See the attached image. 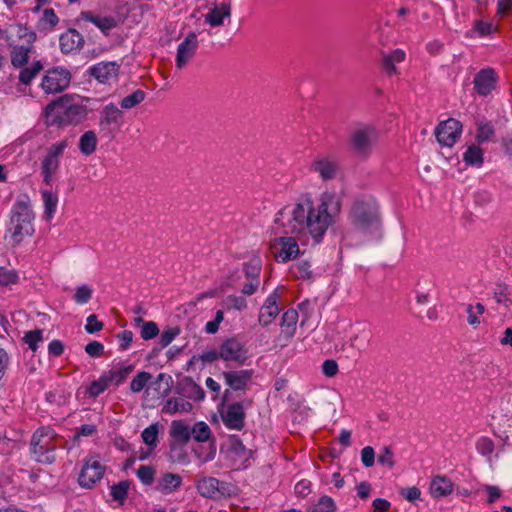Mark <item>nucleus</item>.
<instances>
[{"instance_id":"nucleus-41","label":"nucleus","mask_w":512,"mask_h":512,"mask_svg":"<svg viewBox=\"0 0 512 512\" xmlns=\"http://www.w3.org/2000/svg\"><path fill=\"white\" fill-rule=\"evenodd\" d=\"M130 481L123 480L117 484L111 486V496L114 501L123 504L128 496V490L130 488Z\"/></svg>"},{"instance_id":"nucleus-39","label":"nucleus","mask_w":512,"mask_h":512,"mask_svg":"<svg viewBox=\"0 0 512 512\" xmlns=\"http://www.w3.org/2000/svg\"><path fill=\"white\" fill-rule=\"evenodd\" d=\"M132 370L133 366L129 365L119 369H111L104 375L110 384L115 383L116 385H119L126 380L127 376L132 372Z\"/></svg>"},{"instance_id":"nucleus-12","label":"nucleus","mask_w":512,"mask_h":512,"mask_svg":"<svg viewBox=\"0 0 512 512\" xmlns=\"http://www.w3.org/2000/svg\"><path fill=\"white\" fill-rule=\"evenodd\" d=\"M220 359L226 362H235L243 365L247 360V351L244 345L236 338H228L219 347Z\"/></svg>"},{"instance_id":"nucleus-49","label":"nucleus","mask_w":512,"mask_h":512,"mask_svg":"<svg viewBox=\"0 0 512 512\" xmlns=\"http://www.w3.org/2000/svg\"><path fill=\"white\" fill-rule=\"evenodd\" d=\"M335 503L331 497L323 496L310 512H334Z\"/></svg>"},{"instance_id":"nucleus-16","label":"nucleus","mask_w":512,"mask_h":512,"mask_svg":"<svg viewBox=\"0 0 512 512\" xmlns=\"http://www.w3.org/2000/svg\"><path fill=\"white\" fill-rule=\"evenodd\" d=\"M311 170L317 173L323 181H328L337 176L339 166L331 157L318 156L313 160Z\"/></svg>"},{"instance_id":"nucleus-31","label":"nucleus","mask_w":512,"mask_h":512,"mask_svg":"<svg viewBox=\"0 0 512 512\" xmlns=\"http://www.w3.org/2000/svg\"><path fill=\"white\" fill-rule=\"evenodd\" d=\"M192 409V404L186 398H170L167 400L163 407V412L175 414L178 412H189Z\"/></svg>"},{"instance_id":"nucleus-51","label":"nucleus","mask_w":512,"mask_h":512,"mask_svg":"<svg viewBox=\"0 0 512 512\" xmlns=\"http://www.w3.org/2000/svg\"><path fill=\"white\" fill-rule=\"evenodd\" d=\"M370 332L368 330H361L354 337L351 338V346L357 349L365 348L370 341Z\"/></svg>"},{"instance_id":"nucleus-13","label":"nucleus","mask_w":512,"mask_h":512,"mask_svg":"<svg viewBox=\"0 0 512 512\" xmlns=\"http://www.w3.org/2000/svg\"><path fill=\"white\" fill-rule=\"evenodd\" d=\"M169 435L172 438L169 447L171 451L183 448L191 439V428L183 420H174L171 423Z\"/></svg>"},{"instance_id":"nucleus-59","label":"nucleus","mask_w":512,"mask_h":512,"mask_svg":"<svg viewBox=\"0 0 512 512\" xmlns=\"http://www.w3.org/2000/svg\"><path fill=\"white\" fill-rule=\"evenodd\" d=\"M361 461L365 467H371L375 462V452L373 447L366 446L361 450Z\"/></svg>"},{"instance_id":"nucleus-21","label":"nucleus","mask_w":512,"mask_h":512,"mask_svg":"<svg viewBox=\"0 0 512 512\" xmlns=\"http://www.w3.org/2000/svg\"><path fill=\"white\" fill-rule=\"evenodd\" d=\"M119 65L116 62H100L89 69V73L100 83H106L111 79H116Z\"/></svg>"},{"instance_id":"nucleus-1","label":"nucleus","mask_w":512,"mask_h":512,"mask_svg":"<svg viewBox=\"0 0 512 512\" xmlns=\"http://www.w3.org/2000/svg\"><path fill=\"white\" fill-rule=\"evenodd\" d=\"M342 198L334 191L321 194L319 204L314 207L311 199L306 198L292 206L281 209L275 222L284 228L286 234L273 245L276 258L281 262L294 260L300 254L298 241L306 245L311 238L317 245L341 213Z\"/></svg>"},{"instance_id":"nucleus-24","label":"nucleus","mask_w":512,"mask_h":512,"mask_svg":"<svg viewBox=\"0 0 512 512\" xmlns=\"http://www.w3.org/2000/svg\"><path fill=\"white\" fill-rule=\"evenodd\" d=\"M406 54L402 49H395L391 53H381V66L384 71L389 75L398 74L396 63H401L405 60Z\"/></svg>"},{"instance_id":"nucleus-40","label":"nucleus","mask_w":512,"mask_h":512,"mask_svg":"<svg viewBox=\"0 0 512 512\" xmlns=\"http://www.w3.org/2000/svg\"><path fill=\"white\" fill-rule=\"evenodd\" d=\"M463 159L466 164L479 167L483 164V151L479 147L471 145L464 153Z\"/></svg>"},{"instance_id":"nucleus-42","label":"nucleus","mask_w":512,"mask_h":512,"mask_svg":"<svg viewBox=\"0 0 512 512\" xmlns=\"http://www.w3.org/2000/svg\"><path fill=\"white\" fill-rule=\"evenodd\" d=\"M226 310L243 311L247 308V301L243 296L229 295L223 301Z\"/></svg>"},{"instance_id":"nucleus-44","label":"nucleus","mask_w":512,"mask_h":512,"mask_svg":"<svg viewBox=\"0 0 512 512\" xmlns=\"http://www.w3.org/2000/svg\"><path fill=\"white\" fill-rule=\"evenodd\" d=\"M58 22L59 18L52 8H46L39 21L40 25L45 30H53Z\"/></svg>"},{"instance_id":"nucleus-50","label":"nucleus","mask_w":512,"mask_h":512,"mask_svg":"<svg viewBox=\"0 0 512 512\" xmlns=\"http://www.w3.org/2000/svg\"><path fill=\"white\" fill-rule=\"evenodd\" d=\"M137 476L144 485H151L154 482L155 469L151 466H140Z\"/></svg>"},{"instance_id":"nucleus-46","label":"nucleus","mask_w":512,"mask_h":512,"mask_svg":"<svg viewBox=\"0 0 512 512\" xmlns=\"http://www.w3.org/2000/svg\"><path fill=\"white\" fill-rule=\"evenodd\" d=\"M110 386L109 381L106 376L103 374L98 380L93 381L89 388L88 393L91 397H97L101 393H103Z\"/></svg>"},{"instance_id":"nucleus-26","label":"nucleus","mask_w":512,"mask_h":512,"mask_svg":"<svg viewBox=\"0 0 512 512\" xmlns=\"http://www.w3.org/2000/svg\"><path fill=\"white\" fill-rule=\"evenodd\" d=\"M182 483V478L178 474L165 473L157 481L155 489L162 494H170L177 490Z\"/></svg>"},{"instance_id":"nucleus-37","label":"nucleus","mask_w":512,"mask_h":512,"mask_svg":"<svg viewBox=\"0 0 512 512\" xmlns=\"http://www.w3.org/2000/svg\"><path fill=\"white\" fill-rule=\"evenodd\" d=\"M159 428V423H153L145 428L141 433L143 442L151 447V449H155L157 447Z\"/></svg>"},{"instance_id":"nucleus-19","label":"nucleus","mask_w":512,"mask_h":512,"mask_svg":"<svg viewBox=\"0 0 512 512\" xmlns=\"http://www.w3.org/2000/svg\"><path fill=\"white\" fill-rule=\"evenodd\" d=\"M175 392L183 398L195 401H201L205 398L204 390L190 377H184L179 380L176 385Z\"/></svg>"},{"instance_id":"nucleus-25","label":"nucleus","mask_w":512,"mask_h":512,"mask_svg":"<svg viewBox=\"0 0 512 512\" xmlns=\"http://www.w3.org/2000/svg\"><path fill=\"white\" fill-rule=\"evenodd\" d=\"M231 15V6L229 3H221L209 10L205 16V21L213 27L222 26L224 19Z\"/></svg>"},{"instance_id":"nucleus-63","label":"nucleus","mask_w":512,"mask_h":512,"mask_svg":"<svg viewBox=\"0 0 512 512\" xmlns=\"http://www.w3.org/2000/svg\"><path fill=\"white\" fill-rule=\"evenodd\" d=\"M322 372L327 377H334L338 373V364L335 360L327 359L322 364Z\"/></svg>"},{"instance_id":"nucleus-10","label":"nucleus","mask_w":512,"mask_h":512,"mask_svg":"<svg viewBox=\"0 0 512 512\" xmlns=\"http://www.w3.org/2000/svg\"><path fill=\"white\" fill-rule=\"evenodd\" d=\"M123 112L114 104L109 103L100 112L99 129L104 135L113 138L119 130Z\"/></svg>"},{"instance_id":"nucleus-29","label":"nucleus","mask_w":512,"mask_h":512,"mask_svg":"<svg viewBox=\"0 0 512 512\" xmlns=\"http://www.w3.org/2000/svg\"><path fill=\"white\" fill-rule=\"evenodd\" d=\"M220 485V481L214 477H204L197 483V489L199 493L207 498H217V487Z\"/></svg>"},{"instance_id":"nucleus-3","label":"nucleus","mask_w":512,"mask_h":512,"mask_svg":"<svg viewBox=\"0 0 512 512\" xmlns=\"http://www.w3.org/2000/svg\"><path fill=\"white\" fill-rule=\"evenodd\" d=\"M35 215L27 194L17 197L10 212L7 232L10 233L13 245H18L26 236L33 235Z\"/></svg>"},{"instance_id":"nucleus-9","label":"nucleus","mask_w":512,"mask_h":512,"mask_svg":"<svg viewBox=\"0 0 512 512\" xmlns=\"http://www.w3.org/2000/svg\"><path fill=\"white\" fill-rule=\"evenodd\" d=\"M104 473L105 466L96 457H89L84 460L78 476V483L82 488L91 489L103 478Z\"/></svg>"},{"instance_id":"nucleus-56","label":"nucleus","mask_w":512,"mask_h":512,"mask_svg":"<svg viewBox=\"0 0 512 512\" xmlns=\"http://www.w3.org/2000/svg\"><path fill=\"white\" fill-rule=\"evenodd\" d=\"M103 326L104 324L101 321H98L97 316L95 314H91L87 317L85 330L87 333L93 334L102 330Z\"/></svg>"},{"instance_id":"nucleus-32","label":"nucleus","mask_w":512,"mask_h":512,"mask_svg":"<svg viewBox=\"0 0 512 512\" xmlns=\"http://www.w3.org/2000/svg\"><path fill=\"white\" fill-rule=\"evenodd\" d=\"M97 147V136L92 130L86 131L79 140V149L84 155H91Z\"/></svg>"},{"instance_id":"nucleus-34","label":"nucleus","mask_w":512,"mask_h":512,"mask_svg":"<svg viewBox=\"0 0 512 512\" xmlns=\"http://www.w3.org/2000/svg\"><path fill=\"white\" fill-rule=\"evenodd\" d=\"M42 199L45 207L44 217L46 220H51L57 208L58 197L52 191L44 190L42 191Z\"/></svg>"},{"instance_id":"nucleus-22","label":"nucleus","mask_w":512,"mask_h":512,"mask_svg":"<svg viewBox=\"0 0 512 512\" xmlns=\"http://www.w3.org/2000/svg\"><path fill=\"white\" fill-rule=\"evenodd\" d=\"M60 49L64 54L81 49L84 45L83 36L76 29H68L60 36Z\"/></svg>"},{"instance_id":"nucleus-61","label":"nucleus","mask_w":512,"mask_h":512,"mask_svg":"<svg viewBox=\"0 0 512 512\" xmlns=\"http://www.w3.org/2000/svg\"><path fill=\"white\" fill-rule=\"evenodd\" d=\"M17 274L8 270L4 267H0V284L1 285H9L11 283H15L17 281Z\"/></svg>"},{"instance_id":"nucleus-14","label":"nucleus","mask_w":512,"mask_h":512,"mask_svg":"<svg viewBox=\"0 0 512 512\" xmlns=\"http://www.w3.org/2000/svg\"><path fill=\"white\" fill-rule=\"evenodd\" d=\"M245 411L242 402H235L227 406L221 413V418L225 426L229 429L242 430L245 424Z\"/></svg>"},{"instance_id":"nucleus-58","label":"nucleus","mask_w":512,"mask_h":512,"mask_svg":"<svg viewBox=\"0 0 512 512\" xmlns=\"http://www.w3.org/2000/svg\"><path fill=\"white\" fill-rule=\"evenodd\" d=\"M311 265L308 261H300L295 265L296 276L303 279H308L312 275Z\"/></svg>"},{"instance_id":"nucleus-64","label":"nucleus","mask_w":512,"mask_h":512,"mask_svg":"<svg viewBox=\"0 0 512 512\" xmlns=\"http://www.w3.org/2000/svg\"><path fill=\"white\" fill-rule=\"evenodd\" d=\"M197 358L198 360H201L203 363H212L220 359V351L219 349L203 351Z\"/></svg>"},{"instance_id":"nucleus-15","label":"nucleus","mask_w":512,"mask_h":512,"mask_svg":"<svg viewBox=\"0 0 512 512\" xmlns=\"http://www.w3.org/2000/svg\"><path fill=\"white\" fill-rule=\"evenodd\" d=\"M198 47L197 35L191 32L177 48L176 67L182 69L195 55Z\"/></svg>"},{"instance_id":"nucleus-18","label":"nucleus","mask_w":512,"mask_h":512,"mask_svg":"<svg viewBox=\"0 0 512 512\" xmlns=\"http://www.w3.org/2000/svg\"><path fill=\"white\" fill-rule=\"evenodd\" d=\"M254 371L252 369H242L236 371H224L222 376L225 384L232 390H245L251 382Z\"/></svg>"},{"instance_id":"nucleus-62","label":"nucleus","mask_w":512,"mask_h":512,"mask_svg":"<svg viewBox=\"0 0 512 512\" xmlns=\"http://www.w3.org/2000/svg\"><path fill=\"white\" fill-rule=\"evenodd\" d=\"M494 133V128L490 124H482L479 126L477 133V141L479 143L487 141L490 136Z\"/></svg>"},{"instance_id":"nucleus-33","label":"nucleus","mask_w":512,"mask_h":512,"mask_svg":"<svg viewBox=\"0 0 512 512\" xmlns=\"http://www.w3.org/2000/svg\"><path fill=\"white\" fill-rule=\"evenodd\" d=\"M43 68V63L40 60L33 62L28 67L23 66L19 73V81L24 85H29Z\"/></svg>"},{"instance_id":"nucleus-30","label":"nucleus","mask_w":512,"mask_h":512,"mask_svg":"<svg viewBox=\"0 0 512 512\" xmlns=\"http://www.w3.org/2000/svg\"><path fill=\"white\" fill-rule=\"evenodd\" d=\"M262 260L259 256H253L243 264V272L247 280H260Z\"/></svg>"},{"instance_id":"nucleus-28","label":"nucleus","mask_w":512,"mask_h":512,"mask_svg":"<svg viewBox=\"0 0 512 512\" xmlns=\"http://www.w3.org/2000/svg\"><path fill=\"white\" fill-rule=\"evenodd\" d=\"M227 450L241 461H247L252 455V451L247 449L237 436L228 439Z\"/></svg>"},{"instance_id":"nucleus-11","label":"nucleus","mask_w":512,"mask_h":512,"mask_svg":"<svg viewBox=\"0 0 512 512\" xmlns=\"http://www.w3.org/2000/svg\"><path fill=\"white\" fill-rule=\"evenodd\" d=\"M462 132V124L460 121L449 118L441 122L435 129V136L439 144L452 147Z\"/></svg>"},{"instance_id":"nucleus-57","label":"nucleus","mask_w":512,"mask_h":512,"mask_svg":"<svg viewBox=\"0 0 512 512\" xmlns=\"http://www.w3.org/2000/svg\"><path fill=\"white\" fill-rule=\"evenodd\" d=\"M85 352L91 357H100L104 353V345L98 341H91L85 346Z\"/></svg>"},{"instance_id":"nucleus-55","label":"nucleus","mask_w":512,"mask_h":512,"mask_svg":"<svg viewBox=\"0 0 512 512\" xmlns=\"http://www.w3.org/2000/svg\"><path fill=\"white\" fill-rule=\"evenodd\" d=\"M378 462L379 464L387 466L388 468H392L394 466L393 452L390 447L385 446L382 448L380 454L378 455Z\"/></svg>"},{"instance_id":"nucleus-43","label":"nucleus","mask_w":512,"mask_h":512,"mask_svg":"<svg viewBox=\"0 0 512 512\" xmlns=\"http://www.w3.org/2000/svg\"><path fill=\"white\" fill-rule=\"evenodd\" d=\"M145 96L146 94L143 90L137 89L132 94L125 96L121 100V108L131 109L140 104L145 99Z\"/></svg>"},{"instance_id":"nucleus-4","label":"nucleus","mask_w":512,"mask_h":512,"mask_svg":"<svg viewBox=\"0 0 512 512\" xmlns=\"http://www.w3.org/2000/svg\"><path fill=\"white\" fill-rule=\"evenodd\" d=\"M44 112L50 125H77L84 121L88 114L84 105L70 103L67 96L50 102Z\"/></svg>"},{"instance_id":"nucleus-54","label":"nucleus","mask_w":512,"mask_h":512,"mask_svg":"<svg viewBox=\"0 0 512 512\" xmlns=\"http://www.w3.org/2000/svg\"><path fill=\"white\" fill-rule=\"evenodd\" d=\"M477 451L484 455H490L494 451V443L490 438L481 437L476 443Z\"/></svg>"},{"instance_id":"nucleus-20","label":"nucleus","mask_w":512,"mask_h":512,"mask_svg":"<svg viewBox=\"0 0 512 512\" xmlns=\"http://www.w3.org/2000/svg\"><path fill=\"white\" fill-rule=\"evenodd\" d=\"M497 81V76L492 68H485L480 70L474 78V87L478 94L485 96L488 95L494 88Z\"/></svg>"},{"instance_id":"nucleus-38","label":"nucleus","mask_w":512,"mask_h":512,"mask_svg":"<svg viewBox=\"0 0 512 512\" xmlns=\"http://www.w3.org/2000/svg\"><path fill=\"white\" fill-rule=\"evenodd\" d=\"M191 437L197 442H206L211 437L209 425L203 421L196 422L191 428Z\"/></svg>"},{"instance_id":"nucleus-47","label":"nucleus","mask_w":512,"mask_h":512,"mask_svg":"<svg viewBox=\"0 0 512 512\" xmlns=\"http://www.w3.org/2000/svg\"><path fill=\"white\" fill-rule=\"evenodd\" d=\"M23 340L32 351H36L38 343L43 341V331L41 329L28 331L25 333Z\"/></svg>"},{"instance_id":"nucleus-6","label":"nucleus","mask_w":512,"mask_h":512,"mask_svg":"<svg viewBox=\"0 0 512 512\" xmlns=\"http://www.w3.org/2000/svg\"><path fill=\"white\" fill-rule=\"evenodd\" d=\"M56 444L49 429L37 430L31 439V453L35 461L42 464H52L56 461Z\"/></svg>"},{"instance_id":"nucleus-27","label":"nucleus","mask_w":512,"mask_h":512,"mask_svg":"<svg viewBox=\"0 0 512 512\" xmlns=\"http://www.w3.org/2000/svg\"><path fill=\"white\" fill-rule=\"evenodd\" d=\"M453 491L452 482L445 476H436L430 483V493L434 498H442Z\"/></svg>"},{"instance_id":"nucleus-5","label":"nucleus","mask_w":512,"mask_h":512,"mask_svg":"<svg viewBox=\"0 0 512 512\" xmlns=\"http://www.w3.org/2000/svg\"><path fill=\"white\" fill-rule=\"evenodd\" d=\"M379 132L371 124L358 123L350 131L349 145L353 153L360 158H368L376 143Z\"/></svg>"},{"instance_id":"nucleus-45","label":"nucleus","mask_w":512,"mask_h":512,"mask_svg":"<svg viewBox=\"0 0 512 512\" xmlns=\"http://www.w3.org/2000/svg\"><path fill=\"white\" fill-rule=\"evenodd\" d=\"M152 375L148 372H139L131 381L130 389L133 393H139L147 385Z\"/></svg>"},{"instance_id":"nucleus-60","label":"nucleus","mask_w":512,"mask_h":512,"mask_svg":"<svg viewBox=\"0 0 512 512\" xmlns=\"http://www.w3.org/2000/svg\"><path fill=\"white\" fill-rule=\"evenodd\" d=\"M180 333L179 328H170L168 330H165L160 337V345L162 348L167 347L174 339L175 337Z\"/></svg>"},{"instance_id":"nucleus-36","label":"nucleus","mask_w":512,"mask_h":512,"mask_svg":"<svg viewBox=\"0 0 512 512\" xmlns=\"http://www.w3.org/2000/svg\"><path fill=\"white\" fill-rule=\"evenodd\" d=\"M298 321V312L295 309H288L282 316L281 326L284 328V331L289 335L293 336L296 329V324Z\"/></svg>"},{"instance_id":"nucleus-48","label":"nucleus","mask_w":512,"mask_h":512,"mask_svg":"<svg viewBox=\"0 0 512 512\" xmlns=\"http://www.w3.org/2000/svg\"><path fill=\"white\" fill-rule=\"evenodd\" d=\"M92 293L93 291L88 285H81L77 287L73 299L77 304H86L90 301Z\"/></svg>"},{"instance_id":"nucleus-8","label":"nucleus","mask_w":512,"mask_h":512,"mask_svg":"<svg viewBox=\"0 0 512 512\" xmlns=\"http://www.w3.org/2000/svg\"><path fill=\"white\" fill-rule=\"evenodd\" d=\"M70 82V71L63 67H55L46 72L41 87L46 93H60L69 87Z\"/></svg>"},{"instance_id":"nucleus-2","label":"nucleus","mask_w":512,"mask_h":512,"mask_svg":"<svg viewBox=\"0 0 512 512\" xmlns=\"http://www.w3.org/2000/svg\"><path fill=\"white\" fill-rule=\"evenodd\" d=\"M348 219L353 228L364 235L378 232L382 225L379 204L372 197L356 199L351 205Z\"/></svg>"},{"instance_id":"nucleus-23","label":"nucleus","mask_w":512,"mask_h":512,"mask_svg":"<svg viewBox=\"0 0 512 512\" xmlns=\"http://www.w3.org/2000/svg\"><path fill=\"white\" fill-rule=\"evenodd\" d=\"M81 20L91 22L95 26H97L104 34L108 35L110 30L117 26V21L112 16L101 17L99 15H95L90 11H83L80 13L78 22Z\"/></svg>"},{"instance_id":"nucleus-17","label":"nucleus","mask_w":512,"mask_h":512,"mask_svg":"<svg viewBox=\"0 0 512 512\" xmlns=\"http://www.w3.org/2000/svg\"><path fill=\"white\" fill-rule=\"evenodd\" d=\"M280 295L277 290H274L265 300L264 304L260 308L258 315V322L263 327L270 325L273 320L278 316L280 309L277 304Z\"/></svg>"},{"instance_id":"nucleus-35","label":"nucleus","mask_w":512,"mask_h":512,"mask_svg":"<svg viewBox=\"0 0 512 512\" xmlns=\"http://www.w3.org/2000/svg\"><path fill=\"white\" fill-rule=\"evenodd\" d=\"M31 49L26 46H16L11 51V63L15 68L25 66L29 61Z\"/></svg>"},{"instance_id":"nucleus-7","label":"nucleus","mask_w":512,"mask_h":512,"mask_svg":"<svg viewBox=\"0 0 512 512\" xmlns=\"http://www.w3.org/2000/svg\"><path fill=\"white\" fill-rule=\"evenodd\" d=\"M67 146V141L62 140L48 148L47 155L44 157L41 163V174L43 176V181L47 185L52 182L54 174L58 171L59 159Z\"/></svg>"},{"instance_id":"nucleus-53","label":"nucleus","mask_w":512,"mask_h":512,"mask_svg":"<svg viewBox=\"0 0 512 512\" xmlns=\"http://www.w3.org/2000/svg\"><path fill=\"white\" fill-rule=\"evenodd\" d=\"M217 498L232 497L237 494V487L231 483L220 481V485L217 487Z\"/></svg>"},{"instance_id":"nucleus-52","label":"nucleus","mask_w":512,"mask_h":512,"mask_svg":"<svg viewBox=\"0 0 512 512\" xmlns=\"http://www.w3.org/2000/svg\"><path fill=\"white\" fill-rule=\"evenodd\" d=\"M159 334L158 325L153 321H148L143 324L141 329V337L144 340H150L155 338Z\"/></svg>"}]
</instances>
